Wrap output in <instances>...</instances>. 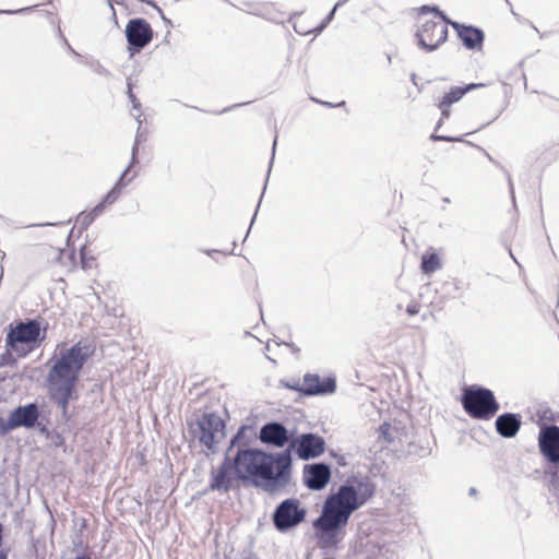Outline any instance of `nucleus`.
Returning <instances> with one entry per match:
<instances>
[{
  "label": "nucleus",
  "instance_id": "obj_1",
  "mask_svg": "<svg viewBox=\"0 0 559 559\" xmlns=\"http://www.w3.org/2000/svg\"><path fill=\"white\" fill-rule=\"evenodd\" d=\"M377 490L368 475H350L328 496L320 515L312 522L317 545L321 549H336L343 540L350 515L360 509Z\"/></svg>",
  "mask_w": 559,
  "mask_h": 559
},
{
  "label": "nucleus",
  "instance_id": "obj_2",
  "mask_svg": "<svg viewBox=\"0 0 559 559\" xmlns=\"http://www.w3.org/2000/svg\"><path fill=\"white\" fill-rule=\"evenodd\" d=\"M92 353L91 347L80 341L70 348L62 349L59 357L53 355L49 359L51 366L46 377L48 395L60 409L61 419L64 423H70L72 419L69 414V403L78 399L76 383Z\"/></svg>",
  "mask_w": 559,
  "mask_h": 559
},
{
  "label": "nucleus",
  "instance_id": "obj_3",
  "mask_svg": "<svg viewBox=\"0 0 559 559\" xmlns=\"http://www.w3.org/2000/svg\"><path fill=\"white\" fill-rule=\"evenodd\" d=\"M246 451L248 483L271 495L281 492L290 484L293 457L289 450L276 453Z\"/></svg>",
  "mask_w": 559,
  "mask_h": 559
},
{
  "label": "nucleus",
  "instance_id": "obj_4",
  "mask_svg": "<svg viewBox=\"0 0 559 559\" xmlns=\"http://www.w3.org/2000/svg\"><path fill=\"white\" fill-rule=\"evenodd\" d=\"M247 451H236L234 455L224 453V459L217 468H212L210 490L227 493L234 486V480L248 483Z\"/></svg>",
  "mask_w": 559,
  "mask_h": 559
},
{
  "label": "nucleus",
  "instance_id": "obj_5",
  "mask_svg": "<svg viewBox=\"0 0 559 559\" xmlns=\"http://www.w3.org/2000/svg\"><path fill=\"white\" fill-rule=\"evenodd\" d=\"M187 426L190 436L212 454L217 452V444L226 436V423L214 412L187 420Z\"/></svg>",
  "mask_w": 559,
  "mask_h": 559
},
{
  "label": "nucleus",
  "instance_id": "obj_6",
  "mask_svg": "<svg viewBox=\"0 0 559 559\" xmlns=\"http://www.w3.org/2000/svg\"><path fill=\"white\" fill-rule=\"evenodd\" d=\"M461 404L471 418L478 420L491 419L500 408L493 392L477 384L466 386L463 390Z\"/></svg>",
  "mask_w": 559,
  "mask_h": 559
},
{
  "label": "nucleus",
  "instance_id": "obj_7",
  "mask_svg": "<svg viewBox=\"0 0 559 559\" xmlns=\"http://www.w3.org/2000/svg\"><path fill=\"white\" fill-rule=\"evenodd\" d=\"M43 321L40 318H33L10 323L5 336L7 348L17 352L20 344L31 349L39 347L47 334V325L43 328Z\"/></svg>",
  "mask_w": 559,
  "mask_h": 559
},
{
  "label": "nucleus",
  "instance_id": "obj_8",
  "mask_svg": "<svg viewBox=\"0 0 559 559\" xmlns=\"http://www.w3.org/2000/svg\"><path fill=\"white\" fill-rule=\"evenodd\" d=\"M538 449L547 462L546 474L551 484L559 486V426L543 424L538 433Z\"/></svg>",
  "mask_w": 559,
  "mask_h": 559
},
{
  "label": "nucleus",
  "instance_id": "obj_9",
  "mask_svg": "<svg viewBox=\"0 0 559 559\" xmlns=\"http://www.w3.org/2000/svg\"><path fill=\"white\" fill-rule=\"evenodd\" d=\"M307 510L296 498H287L280 502L272 513V522L280 533H287L306 519Z\"/></svg>",
  "mask_w": 559,
  "mask_h": 559
},
{
  "label": "nucleus",
  "instance_id": "obj_10",
  "mask_svg": "<svg viewBox=\"0 0 559 559\" xmlns=\"http://www.w3.org/2000/svg\"><path fill=\"white\" fill-rule=\"evenodd\" d=\"M325 440L318 433L313 432H305L297 433L295 431V436L289 447L284 450H289V456L295 452L298 459L308 461L311 459L319 457L325 451Z\"/></svg>",
  "mask_w": 559,
  "mask_h": 559
},
{
  "label": "nucleus",
  "instance_id": "obj_11",
  "mask_svg": "<svg viewBox=\"0 0 559 559\" xmlns=\"http://www.w3.org/2000/svg\"><path fill=\"white\" fill-rule=\"evenodd\" d=\"M128 52L132 58L140 53L153 39V28L143 17L130 19L124 29Z\"/></svg>",
  "mask_w": 559,
  "mask_h": 559
},
{
  "label": "nucleus",
  "instance_id": "obj_12",
  "mask_svg": "<svg viewBox=\"0 0 559 559\" xmlns=\"http://www.w3.org/2000/svg\"><path fill=\"white\" fill-rule=\"evenodd\" d=\"M448 27L440 22L427 20L416 31L417 45L427 52L437 50L448 39Z\"/></svg>",
  "mask_w": 559,
  "mask_h": 559
},
{
  "label": "nucleus",
  "instance_id": "obj_13",
  "mask_svg": "<svg viewBox=\"0 0 559 559\" xmlns=\"http://www.w3.org/2000/svg\"><path fill=\"white\" fill-rule=\"evenodd\" d=\"M296 429L289 430L277 420H271L261 426L259 439L262 443L274 448L289 447L294 439Z\"/></svg>",
  "mask_w": 559,
  "mask_h": 559
},
{
  "label": "nucleus",
  "instance_id": "obj_14",
  "mask_svg": "<svg viewBox=\"0 0 559 559\" xmlns=\"http://www.w3.org/2000/svg\"><path fill=\"white\" fill-rule=\"evenodd\" d=\"M331 474V466L325 462L306 464L302 469V481L308 489L320 491L330 483Z\"/></svg>",
  "mask_w": 559,
  "mask_h": 559
},
{
  "label": "nucleus",
  "instance_id": "obj_15",
  "mask_svg": "<svg viewBox=\"0 0 559 559\" xmlns=\"http://www.w3.org/2000/svg\"><path fill=\"white\" fill-rule=\"evenodd\" d=\"M336 378L328 376L323 379L318 373L304 374L302 396H324L333 394L336 391Z\"/></svg>",
  "mask_w": 559,
  "mask_h": 559
},
{
  "label": "nucleus",
  "instance_id": "obj_16",
  "mask_svg": "<svg viewBox=\"0 0 559 559\" xmlns=\"http://www.w3.org/2000/svg\"><path fill=\"white\" fill-rule=\"evenodd\" d=\"M11 414L16 429L21 427L27 430L35 429L39 419H44L41 407L37 402L19 405L11 411Z\"/></svg>",
  "mask_w": 559,
  "mask_h": 559
},
{
  "label": "nucleus",
  "instance_id": "obj_17",
  "mask_svg": "<svg viewBox=\"0 0 559 559\" xmlns=\"http://www.w3.org/2000/svg\"><path fill=\"white\" fill-rule=\"evenodd\" d=\"M452 27L467 50L479 51L483 49L485 33L480 27L463 23H453Z\"/></svg>",
  "mask_w": 559,
  "mask_h": 559
},
{
  "label": "nucleus",
  "instance_id": "obj_18",
  "mask_svg": "<svg viewBox=\"0 0 559 559\" xmlns=\"http://www.w3.org/2000/svg\"><path fill=\"white\" fill-rule=\"evenodd\" d=\"M522 426V416L518 413H503L497 416L495 428L506 439L514 438Z\"/></svg>",
  "mask_w": 559,
  "mask_h": 559
},
{
  "label": "nucleus",
  "instance_id": "obj_19",
  "mask_svg": "<svg viewBox=\"0 0 559 559\" xmlns=\"http://www.w3.org/2000/svg\"><path fill=\"white\" fill-rule=\"evenodd\" d=\"M484 86V83H468L463 86H452L450 91L438 100V103L444 104L445 106H452L460 102L467 93Z\"/></svg>",
  "mask_w": 559,
  "mask_h": 559
},
{
  "label": "nucleus",
  "instance_id": "obj_20",
  "mask_svg": "<svg viewBox=\"0 0 559 559\" xmlns=\"http://www.w3.org/2000/svg\"><path fill=\"white\" fill-rule=\"evenodd\" d=\"M248 426L241 425L236 433L230 438L229 444L225 451V453L231 454L233 450L236 449V451L239 450H259L258 448H251L249 447L250 440L247 436Z\"/></svg>",
  "mask_w": 559,
  "mask_h": 559
},
{
  "label": "nucleus",
  "instance_id": "obj_21",
  "mask_svg": "<svg viewBox=\"0 0 559 559\" xmlns=\"http://www.w3.org/2000/svg\"><path fill=\"white\" fill-rule=\"evenodd\" d=\"M133 166H130V164L126 167V169L121 173L115 185L111 187V189L107 192V199H112L114 201H118V199L121 195L122 189L127 187L135 177L136 173H134L132 176H129L130 169Z\"/></svg>",
  "mask_w": 559,
  "mask_h": 559
},
{
  "label": "nucleus",
  "instance_id": "obj_22",
  "mask_svg": "<svg viewBox=\"0 0 559 559\" xmlns=\"http://www.w3.org/2000/svg\"><path fill=\"white\" fill-rule=\"evenodd\" d=\"M468 134H472V132H468V133H466V134H464V135H460V136L441 135V134L432 133V134L430 135V140H431V141H435V142H437V141H442V142H463V143H466V144H468V145H471V146H474V147H476L477 150L481 151V152L486 155V157H487V158H488L492 164H495V165H496V166H498V167L503 168V167H502V166H501V165H500L496 159H493V157H492V156H491V155H490L486 150H484V148H483V147H480L479 145H476V144H474V143H472V142H469V141H465V140H464V138H465L466 135H468Z\"/></svg>",
  "mask_w": 559,
  "mask_h": 559
},
{
  "label": "nucleus",
  "instance_id": "obj_23",
  "mask_svg": "<svg viewBox=\"0 0 559 559\" xmlns=\"http://www.w3.org/2000/svg\"><path fill=\"white\" fill-rule=\"evenodd\" d=\"M441 260L437 252H427L421 255L420 270L424 274H432L441 269Z\"/></svg>",
  "mask_w": 559,
  "mask_h": 559
},
{
  "label": "nucleus",
  "instance_id": "obj_24",
  "mask_svg": "<svg viewBox=\"0 0 559 559\" xmlns=\"http://www.w3.org/2000/svg\"><path fill=\"white\" fill-rule=\"evenodd\" d=\"M138 122H139V127H138V131H136L134 143H133L132 148H131L130 166H135V165L139 164V158H138L139 145H140V143L142 141H145V135L141 132L142 121L138 120Z\"/></svg>",
  "mask_w": 559,
  "mask_h": 559
},
{
  "label": "nucleus",
  "instance_id": "obj_25",
  "mask_svg": "<svg viewBox=\"0 0 559 559\" xmlns=\"http://www.w3.org/2000/svg\"><path fill=\"white\" fill-rule=\"evenodd\" d=\"M276 144H277V136H275L274 141H273V145H272V157H271V162H270V165H269V170H267V177L265 179V183H264V188H263V192L260 197V200H259V203L255 207V211H254V214L251 218V222H250V226H252V224L254 223L255 221V217H257V214H258V211H259V207H260V203H261V200L263 198V194H264V190L266 188V185H267V180H269V175H270V171H271V168H272V165H273V160H274V156H275V150H276ZM250 229L251 227H249L248 231H247V235L245 237V239L248 237L249 233H250Z\"/></svg>",
  "mask_w": 559,
  "mask_h": 559
},
{
  "label": "nucleus",
  "instance_id": "obj_26",
  "mask_svg": "<svg viewBox=\"0 0 559 559\" xmlns=\"http://www.w3.org/2000/svg\"><path fill=\"white\" fill-rule=\"evenodd\" d=\"M116 203L112 199H107V193L103 197V199L90 211L91 215L94 219H96L99 215L103 214L105 209L109 205Z\"/></svg>",
  "mask_w": 559,
  "mask_h": 559
},
{
  "label": "nucleus",
  "instance_id": "obj_27",
  "mask_svg": "<svg viewBox=\"0 0 559 559\" xmlns=\"http://www.w3.org/2000/svg\"><path fill=\"white\" fill-rule=\"evenodd\" d=\"M15 429V423L11 413L9 414L8 419H4L2 416H0V437L8 435L10 431Z\"/></svg>",
  "mask_w": 559,
  "mask_h": 559
},
{
  "label": "nucleus",
  "instance_id": "obj_28",
  "mask_svg": "<svg viewBox=\"0 0 559 559\" xmlns=\"http://www.w3.org/2000/svg\"><path fill=\"white\" fill-rule=\"evenodd\" d=\"M281 385L283 388H286V389H289V390H293V391H296L298 392L300 395H302V383L300 382L299 379H295V378H292V379H282L280 381Z\"/></svg>",
  "mask_w": 559,
  "mask_h": 559
},
{
  "label": "nucleus",
  "instance_id": "obj_29",
  "mask_svg": "<svg viewBox=\"0 0 559 559\" xmlns=\"http://www.w3.org/2000/svg\"><path fill=\"white\" fill-rule=\"evenodd\" d=\"M95 219L91 215L90 212H81L76 217V223L80 226L81 230L87 229L88 226L94 222Z\"/></svg>",
  "mask_w": 559,
  "mask_h": 559
},
{
  "label": "nucleus",
  "instance_id": "obj_30",
  "mask_svg": "<svg viewBox=\"0 0 559 559\" xmlns=\"http://www.w3.org/2000/svg\"><path fill=\"white\" fill-rule=\"evenodd\" d=\"M127 87H128L127 95H128L129 100L132 104V108L134 110H136V111H140L141 110V103L136 98L135 94L132 91L133 84H132V81L130 79L127 80Z\"/></svg>",
  "mask_w": 559,
  "mask_h": 559
},
{
  "label": "nucleus",
  "instance_id": "obj_31",
  "mask_svg": "<svg viewBox=\"0 0 559 559\" xmlns=\"http://www.w3.org/2000/svg\"><path fill=\"white\" fill-rule=\"evenodd\" d=\"M84 64H86L95 73H97L99 75H104V76L110 75V72L105 67H103L98 60L85 61Z\"/></svg>",
  "mask_w": 559,
  "mask_h": 559
},
{
  "label": "nucleus",
  "instance_id": "obj_32",
  "mask_svg": "<svg viewBox=\"0 0 559 559\" xmlns=\"http://www.w3.org/2000/svg\"><path fill=\"white\" fill-rule=\"evenodd\" d=\"M49 440L55 448H63L66 445L64 437L57 430L53 431Z\"/></svg>",
  "mask_w": 559,
  "mask_h": 559
},
{
  "label": "nucleus",
  "instance_id": "obj_33",
  "mask_svg": "<svg viewBox=\"0 0 559 559\" xmlns=\"http://www.w3.org/2000/svg\"><path fill=\"white\" fill-rule=\"evenodd\" d=\"M390 430H391V425L389 423H383L379 426L380 435L389 443L393 442V437L391 436Z\"/></svg>",
  "mask_w": 559,
  "mask_h": 559
},
{
  "label": "nucleus",
  "instance_id": "obj_34",
  "mask_svg": "<svg viewBox=\"0 0 559 559\" xmlns=\"http://www.w3.org/2000/svg\"><path fill=\"white\" fill-rule=\"evenodd\" d=\"M37 5L38 4L28 5V7H24V8L16 9V10H1L0 9V14H5V15L23 14L26 12H31Z\"/></svg>",
  "mask_w": 559,
  "mask_h": 559
},
{
  "label": "nucleus",
  "instance_id": "obj_35",
  "mask_svg": "<svg viewBox=\"0 0 559 559\" xmlns=\"http://www.w3.org/2000/svg\"><path fill=\"white\" fill-rule=\"evenodd\" d=\"M38 433L45 437L47 440L50 439L55 430H50L46 424L43 423V419H39L38 426L36 428Z\"/></svg>",
  "mask_w": 559,
  "mask_h": 559
},
{
  "label": "nucleus",
  "instance_id": "obj_36",
  "mask_svg": "<svg viewBox=\"0 0 559 559\" xmlns=\"http://www.w3.org/2000/svg\"><path fill=\"white\" fill-rule=\"evenodd\" d=\"M329 453L335 460L338 466H346L348 464L344 454H338L334 450H330Z\"/></svg>",
  "mask_w": 559,
  "mask_h": 559
},
{
  "label": "nucleus",
  "instance_id": "obj_37",
  "mask_svg": "<svg viewBox=\"0 0 559 559\" xmlns=\"http://www.w3.org/2000/svg\"><path fill=\"white\" fill-rule=\"evenodd\" d=\"M313 102L322 105V106H325L328 108H338V107H344L346 105V102L345 100H342L340 103H330V102H325V100H320V99H317L314 97L311 98Z\"/></svg>",
  "mask_w": 559,
  "mask_h": 559
},
{
  "label": "nucleus",
  "instance_id": "obj_38",
  "mask_svg": "<svg viewBox=\"0 0 559 559\" xmlns=\"http://www.w3.org/2000/svg\"><path fill=\"white\" fill-rule=\"evenodd\" d=\"M418 10L420 14L433 13L435 15H437L438 12L440 11V8L438 5L424 4Z\"/></svg>",
  "mask_w": 559,
  "mask_h": 559
},
{
  "label": "nucleus",
  "instance_id": "obj_39",
  "mask_svg": "<svg viewBox=\"0 0 559 559\" xmlns=\"http://www.w3.org/2000/svg\"><path fill=\"white\" fill-rule=\"evenodd\" d=\"M4 526L0 522V547L3 545ZM0 559H9L8 550L0 548Z\"/></svg>",
  "mask_w": 559,
  "mask_h": 559
},
{
  "label": "nucleus",
  "instance_id": "obj_40",
  "mask_svg": "<svg viewBox=\"0 0 559 559\" xmlns=\"http://www.w3.org/2000/svg\"><path fill=\"white\" fill-rule=\"evenodd\" d=\"M10 350L11 349L8 348L7 353L0 356V366H7L10 362H15V359L12 357Z\"/></svg>",
  "mask_w": 559,
  "mask_h": 559
},
{
  "label": "nucleus",
  "instance_id": "obj_41",
  "mask_svg": "<svg viewBox=\"0 0 559 559\" xmlns=\"http://www.w3.org/2000/svg\"><path fill=\"white\" fill-rule=\"evenodd\" d=\"M436 105L441 111V119H448L451 115V106H445L444 104L441 103H437Z\"/></svg>",
  "mask_w": 559,
  "mask_h": 559
},
{
  "label": "nucleus",
  "instance_id": "obj_42",
  "mask_svg": "<svg viewBox=\"0 0 559 559\" xmlns=\"http://www.w3.org/2000/svg\"><path fill=\"white\" fill-rule=\"evenodd\" d=\"M436 16H438V17L441 20V21H440V23H441V24H444L447 27H448V25H451V26H452V24H453V23H457L456 21H452V20H451V19H450V17H449V16H448L443 11H441V10L438 12V14H437Z\"/></svg>",
  "mask_w": 559,
  "mask_h": 559
},
{
  "label": "nucleus",
  "instance_id": "obj_43",
  "mask_svg": "<svg viewBox=\"0 0 559 559\" xmlns=\"http://www.w3.org/2000/svg\"><path fill=\"white\" fill-rule=\"evenodd\" d=\"M406 312L408 316H416L419 312V305L416 301H412L407 305Z\"/></svg>",
  "mask_w": 559,
  "mask_h": 559
},
{
  "label": "nucleus",
  "instance_id": "obj_44",
  "mask_svg": "<svg viewBox=\"0 0 559 559\" xmlns=\"http://www.w3.org/2000/svg\"><path fill=\"white\" fill-rule=\"evenodd\" d=\"M250 103H251V102H245V103L234 104V105H231V106H229V107H226V108H224V109H222V110L213 111V114H214V115H222V114L228 112V111H230V110H233V109H236V108H238V107H241V106L248 105V104H250Z\"/></svg>",
  "mask_w": 559,
  "mask_h": 559
},
{
  "label": "nucleus",
  "instance_id": "obj_45",
  "mask_svg": "<svg viewBox=\"0 0 559 559\" xmlns=\"http://www.w3.org/2000/svg\"><path fill=\"white\" fill-rule=\"evenodd\" d=\"M338 8H336V4H334V7L332 8V10L326 14V16L322 20L323 23H325L326 25H329L332 20L334 19V15H335V12Z\"/></svg>",
  "mask_w": 559,
  "mask_h": 559
},
{
  "label": "nucleus",
  "instance_id": "obj_46",
  "mask_svg": "<svg viewBox=\"0 0 559 559\" xmlns=\"http://www.w3.org/2000/svg\"><path fill=\"white\" fill-rule=\"evenodd\" d=\"M277 345H284V346L290 348L292 353L295 354V355H298L299 352H300V348L297 347L294 343H290V342H281V343H277Z\"/></svg>",
  "mask_w": 559,
  "mask_h": 559
},
{
  "label": "nucleus",
  "instance_id": "obj_47",
  "mask_svg": "<svg viewBox=\"0 0 559 559\" xmlns=\"http://www.w3.org/2000/svg\"><path fill=\"white\" fill-rule=\"evenodd\" d=\"M294 29L296 33H298L299 35H308L310 34V29H306L305 27H302L299 23H294Z\"/></svg>",
  "mask_w": 559,
  "mask_h": 559
},
{
  "label": "nucleus",
  "instance_id": "obj_48",
  "mask_svg": "<svg viewBox=\"0 0 559 559\" xmlns=\"http://www.w3.org/2000/svg\"><path fill=\"white\" fill-rule=\"evenodd\" d=\"M326 26L328 25L321 21L314 28L310 29V33H313L314 35H319L320 33L323 32V29Z\"/></svg>",
  "mask_w": 559,
  "mask_h": 559
},
{
  "label": "nucleus",
  "instance_id": "obj_49",
  "mask_svg": "<svg viewBox=\"0 0 559 559\" xmlns=\"http://www.w3.org/2000/svg\"><path fill=\"white\" fill-rule=\"evenodd\" d=\"M508 185H509L512 202H513V204H515L514 187H513V181H512L510 175H508Z\"/></svg>",
  "mask_w": 559,
  "mask_h": 559
},
{
  "label": "nucleus",
  "instance_id": "obj_50",
  "mask_svg": "<svg viewBox=\"0 0 559 559\" xmlns=\"http://www.w3.org/2000/svg\"><path fill=\"white\" fill-rule=\"evenodd\" d=\"M203 252L210 257H212L214 253H223V251L217 250V249L203 250ZM224 254L227 255V254H235V253H234V251H230V252H224Z\"/></svg>",
  "mask_w": 559,
  "mask_h": 559
},
{
  "label": "nucleus",
  "instance_id": "obj_51",
  "mask_svg": "<svg viewBox=\"0 0 559 559\" xmlns=\"http://www.w3.org/2000/svg\"><path fill=\"white\" fill-rule=\"evenodd\" d=\"M158 13L166 25L173 26L171 21L164 15L162 9H158Z\"/></svg>",
  "mask_w": 559,
  "mask_h": 559
},
{
  "label": "nucleus",
  "instance_id": "obj_52",
  "mask_svg": "<svg viewBox=\"0 0 559 559\" xmlns=\"http://www.w3.org/2000/svg\"><path fill=\"white\" fill-rule=\"evenodd\" d=\"M409 78H411L412 83H413V84L418 88V91L420 92L423 87H421V86H419V85L417 84V75H416V73H414V72H413V73H411V76H409Z\"/></svg>",
  "mask_w": 559,
  "mask_h": 559
},
{
  "label": "nucleus",
  "instance_id": "obj_53",
  "mask_svg": "<svg viewBox=\"0 0 559 559\" xmlns=\"http://www.w3.org/2000/svg\"><path fill=\"white\" fill-rule=\"evenodd\" d=\"M144 3H146V4L151 5V7H153L157 12H158V9H160V8L155 3V1H154V0H145V1H144Z\"/></svg>",
  "mask_w": 559,
  "mask_h": 559
},
{
  "label": "nucleus",
  "instance_id": "obj_54",
  "mask_svg": "<svg viewBox=\"0 0 559 559\" xmlns=\"http://www.w3.org/2000/svg\"><path fill=\"white\" fill-rule=\"evenodd\" d=\"M110 10H111V19H112L115 25L118 26V19H117L115 8L112 7V9H110Z\"/></svg>",
  "mask_w": 559,
  "mask_h": 559
},
{
  "label": "nucleus",
  "instance_id": "obj_55",
  "mask_svg": "<svg viewBox=\"0 0 559 559\" xmlns=\"http://www.w3.org/2000/svg\"><path fill=\"white\" fill-rule=\"evenodd\" d=\"M73 559H93V558H91V556H88V555L82 554V555H78Z\"/></svg>",
  "mask_w": 559,
  "mask_h": 559
},
{
  "label": "nucleus",
  "instance_id": "obj_56",
  "mask_svg": "<svg viewBox=\"0 0 559 559\" xmlns=\"http://www.w3.org/2000/svg\"><path fill=\"white\" fill-rule=\"evenodd\" d=\"M349 0H338L335 4H336V8H341L343 7L345 3H347Z\"/></svg>",
  "mask_w": 559,
  "mask_h": 559
},
{
  "label": "nucleus",
  "instance_id": "obj_57",
  "mask_svg": "<svg viewBox=\"0 0 559 559\" xmlns=\"http://www.w3.org/2000/svg\"><path fill=\"white\" fill-rule=\"evenodd\" d=\"M443 121H444V119H441V118L439 119V121L437 122V126H436L435 132H436L438 129H440V128L442 127Z\"/></svg>",
  "mask_w": 559,
  "mask_h": 559
},
{
  "label": "nucleus",
  "instance_id": "obj_58",
  "mask_svg": "<svg viewBox=\"0 0 559 559\" xmlns=\"http://www.w3.org/2000/svg\"><path fill=\"white\" fill-rule=\"evenodd\" d=\"M476 488L475 487H471L469 490H468V495L469 496H475L476 495Z\"/></svg>",
  "mask_w": 559,
  "mask_h": 559
},
{
  "label": "nucleus",
  "instance_id": "obj_59",
  "mask_svg": "<svg viewBox=\"0 0 559 559\" xmlns=\"http://www.w3.org/2000/svg\"><path fill=\"white\" fill-rule=\"evenodd\" d=\"M66 44L68 45V47L72 51V53H74L76 57H81L67 41H66Z\"/></svg>",
  "mask_w": 559,
  "mask_h": 559
},
{
  "label": "nucleus",
  "instance_id": "obj_60",
  "mask_svg": "<svg viewBox=\"0 0 559 559\" xmlns=\"http://www.w3.org/2000/svg\"><path fill=\"white\" fill-rule=\"evenodd\" d=\"M107 1H108V5H109V8H110V9H112V2H114V0H107ZM115 2L119 3L117 0H115Z\"/></svg>",
  "mask_w": 559,
  "mask_h": 559
},
{
  "label": "nucleus",
  "instance_id": "obj_61",
  "mask_svg": "<svg viewBox=\"0 0 559 559\" xmlns=\"http://www.w3.org/2000/svg\"><path fill=\"white\" fill-rule=\"evenodd\" d=\"M245 559H260V558H258L257 556H248Z\"/></svg>",
  "mask_w": 559,
  "mask_h": 559
},
{
  "label": "nucleus",
  "instance_id": "obj_62",
  "mask_svg": "<svg viewBox=\"0 0 559 559\" xmlns=\"http://www.w3.org/2000/svg\"><path fill=\"white\" fill-rule=\"evenodd\" d=\"M453 284H454L455 290H459L457 282H454Z\"/></svg>",
  "mask_w": 559,
  "mask_h": 559
},
{
  "label": "nucleus",
  "instance_id": "obj_63",
  "mask_svg": "<svg viewBox=\"0 0 559 559\" xmlns=\"http://www.w3.org/2000/svg\"><path fill=\"white\" fill-rule=\"evenodd\" d=\"M443 202L449 203V202H450V199H449V198H444V199H443Z\"/></svg>",
  "mask_w": 559,
  "mask_h": 559
},
{
  "label": "nucleus",
  "instance_id": "obj_64",
  "mask_svg": "<svg viewBox=\"0 0 559 559\" xmlns=\"http://www.w3.org/2000/svg\"><path fill=\"white\" fill-rule=\"evenodd\" d=\"M532 27H533V29H535L537 33H539V32H538V29H537V27H536L534 24H532Z\"/></svg>",
  "mask_w": 559,
  "mask_h": 559
}]
</instances>
